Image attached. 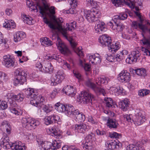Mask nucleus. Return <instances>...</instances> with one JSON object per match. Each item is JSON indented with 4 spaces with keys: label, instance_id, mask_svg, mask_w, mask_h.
I'll list each match as a JSON object with an SVG mask.
<instances>
[{
    "label": "nucleus",
    "instance_id": "obj_50",
    "mask_svg": "<svg viewBox=\"0 0 150 150\" xmlns=\"http://www.w3.org/2000/svg\"><path fill=\"white\" fill-rule=\"evenodd\" d=\"M8 107L7 102L0 99V110H4Z\"/></svg>",
    "mask_w": 150,
    "mask_h": 150
},
{
    "label": "nucleus",
    "instance_id": "obj_36",
    "mask_svg": "<svg viewBox=\"0 0 150 150\" xmlns=\"http://www.w3.org/2000/svg\"><path fill=\"white\" fill-rule=\"evenodd\" d=\"M49 130L52 136L56 138L59 139L61 137V134L54 127H51L49 129Z\"/></svg>",
    "mask_w": 150,
    "mask_h": 150
},
{
    "label": "nucleus",
    "instance_id": "obj_56",
    "mask_svg": "<svg viewBox=\"0 0 150 150\" xmlns=\"http://www.w3.org/2000/svg\"><path fill=\"white\" fill-rule=\"evenodd\" d=\"M127 17V14L125 13H122L118 16L119 19L121 20H124L126 19Z\"/></svg>",
    "mask_w": 150,
    "mask_h": 150
},
{
    "label": "nucleus",
    "instance_id": "obj_46",
    "mask_svg": "<svg viewBox=\"0 0 150 150\" xmlns=\"http://www.w3.org/2000/svg\"><path fill=\"white\" fill-rule=\"evenodd\" d=\"M4 63L5 67L8 68L15 66L14 61L11 58L9 59V60L7 59Z\"/></svg>",
    "mask_w": 150,
    "mask_h": 150
},
{
    "label": "nucleus",
    "instance_id": "obj_42",
    "mask_svg": "<svg viewBox=\"0 0 150 150\" xmlns=\"http://www.w3.org/2000/svg\"><path fill=\"white\" fill-rule=\"evenodd\" d=\"M40 41L42 42V44L45 46H49L52 45V41L50 40L49 38L47 37L42 39Z\"/></svg>",
    "mask_w": 150,
    "mask_h": 150
},
{
    "label": "nucleus",
    "instance_id": "obj_57",
    "mask_svg": "<svg viewBox=\"0 0 150 150\" xmlns=\"http://www.w3.org/2000/svg\"><path fill=\"white\" fill-rule=\"evenodd\" d=\"M123 117L125 120H126L128 122H132V121H134L132 119V118L130 115H128L127 114L123 115Z\"/></svg>",
    "mask_w": 150,
    "mask_h": 150
},
{
    "label": "nucleus",
    "instance_id": "obj_52",
    "mask_svg": "<svg viewBox=\"0 0 150 150\" xmlns=\"http://www.w3.org/2000/svg\"><path fill=\"white\" fill-rule=\"evenodd\" d=\"M142 3L140 2H136L134 4H132V6L137 11H138L141 8Z\"/></svg>",
    "mask_w": 150,
    "mask_h": 150
},
{
    "label": "nucleus",
    "instance_id": "obj_5",
    "mask_svg": "<svg viewBox=\"0 0 150 150\" xmlns=\"http://www.w3.org/2000/svg\"><path fill=\"white\" fill-rule=\"evenodd\" d=\"M128 53V51L127 50H124L118 52L116 54L110 55L106 54L105 57H106V59L109 62H120L126 58Z\"/></svg>",
    "mask_w": 150,
    "mask_h": 150
},
{
    "label": "nucleus",
    "instance_id": "obj_20",
    "mask_svg": "<svg viewBox=\"0 0 150 150\" xmlns=\"http://www.w3.org/2000/svg\"><path fill=\"white\" fill-rule=\"evenodd\" d=\"M100 42L103 46H108L112 42L110 37L107 34L103 35L100 37Z\"/></svg>",
    "mask_w": 150,
    "mask_h": 150
},
{
    "label": "nucleus",
    "instance_id": "obj_9",
    "mask_svg": "<svg viewBox=\"0 0 150 150\" xmlns=\"http://www.w3.org/2000/svg\"><path fill=\"white\" fill-rule=\"evenodd\" d=\"M78 99L79 100V101L81 103H92L93 100H94V96L87 91L82 92L79 94Z\"/></svg>",
    "mask_w": 150,
    "mask_h": 150
},
{
    "label": "nucleus",
    "instance_id": "obj_1",
    "mask_svg": "<svg viewBox=\"0 0 150 150\" xmlns=\"http://www.w3.org/2000/svg\"><path fill=\"white\" fill-rule=\"evenodd\" d=\"M39 8L40 13L42 15L47 16L51 20H53L57 25V26H55L51 21H49L46 17L43 18L44 22L48 24L49 27L51 29V32L52 33V38L53 40L56 38H57L56 45L57 48L63 54L66 55H68L70 54L71 52L66 45L64 43L62 42L61 40L58 37H56L58 30L60 31L62 35L65 38H67V30L63 28L61 25V23L63 22L62 18H57L54 15L55 8L54 6L44 8L40 6Z\"/></svg>",
    "mask_w": 150,
    "mask_h": 150
},
{
    "label": "nucleus",
    "instance_id": "obj_28",
    "mask_svg": "<svg viewBox=\"0 0 150 150\" xmlns=\"http://www.w3.org/2000/svg\"><path fill=\"white\" fill-rule=\"evenodd\" d=\"M136 118L134 120V122L137 125H140L145 122V117L143 115L141 112H139L138 115H136Z\"/></svg>",
    "mask_w": 150,
    "mask_h": 150
},
{
    "label": "nucleus",
    "instance_id": "obj_61",
    "mask_svg": "<svg viewBox=\"0 0 150 150\" xmlns=\"http://www.w3.org/2000/svg\"><path fill=\"white\" fill-rule=\"evenodd\" d=\"M52 145L51 146V149L54 150H56L57 147V145H58V142L57 141L55 140L52 143Z\"/></svg>",
    "mask_w": 150,
    "mask_h": 150
},
{
    "label": "nucleus",
    "instance_id": "obj_15",
    "mask_svg": "<svg viewBox=\"0 0 150 150\" xmlns=\"http://www.w3.org/2000/svg\"><path fill=\"white\" fill-rule=\"evenodd\" d=\"M59 120V117L58 115L52 114L44 118V123L48 125L53 124V122H57Z\"/></svg>",
    "mask_w": 150,
    "mask_h": 150
},
{
    "label": "nucleus",
    "instance_id": "obj_19",
    "mask_svg": "<svg viewBox=\"0 0 150 150\" xmlns=\"http://www.w3.org/2000/svg\"><path fill=\"white\" fill-rule=\"evenodd\" d=\"M105 145L110 150L118 149L121 146L120 143H117L115 140L108 141L105 143Z\"/></svg>",
    "mask_w": 150,
    "mask_h": 150
},
{
    "label": "nucleus",
    "instance_id": "obj_39",
    "mask_svg": "<svg viewBox=\"0 0 150 150\" xmlns=\"http://www.w3.org/2000/svg\"><path fill=\"white\" fill-rule=\"evenodd\" d=\"M104 100L107 107L110 108L114 107L113 100L111 98H105Z\"/></svg>",
    "mask_w": 150,
    "mask_h": 150
},
{
    "label": "nucleus",
    "instance_id": "obj_26",
    "mask_svg": "<svg viewBox=\"0 0 150 150\" xmlns=\"http://www.w3.org/2000/svg\"><path fill=\"white\" fill-rule=\"evenodd\" d=\"M107 126L110 129H116L119 125V124L115 119L109 118L107 120Z\"/></svg>",
    "mask_w": 150,
    "mask_h": 150
},
{
    "label": "nucleus",
    "instance_id": "obj_14",
    "mask_svg": "<svg viewBox=\"0 0 150 150\" xmlns=\"http://www.w3.org/2000/svg\"><path fill=\"white\" fill-rule=\"evenodd\" d=\"M112 21L113 22L109 21L107 23L111 28L114 30L118 31H121L124 28V26L122 23H119L117 21L116 22L115 21Z\"/></svg>",
    "mask_w": 150,
    "mask_h": 150
},
{
    "label": "nucleus",
    "instance_id": "obj_55",
    "mask_svg": "<svg viewBox=\"0 0 150 150\" xmlns=\"http://www.w3.org/2000/svg\"><path fill=\"white\" fill-rule=\"evenodd\" d=\"M88 4L91 6H93L92 9H93L94 10H97L96 8V7L97 5V2L93 0H90L88 1Z\"/></svg>",
    "mask_w": 150,
    "mask_h": 150
},
{
    "label": "nucleus",
    "instance_id": "obj_43",
    "mask_svg": "<svg viewBox=\"0 0 150 150\" xmlns=\"http://www.w3.org/2000/svg\"><path fill=\"white\" fill-rule=\"evenodd\" d=\"M25 93L28 97L30 96L31 98H35L36 96L35 94L34 89L30 88L28 89L25 91Z\"/></svg>",
    "mask_w": 150,
    "mask_h": 150
},
{
    "label": "nucleus",
    "instance_id": "obj_49",
    "mask_svg": "<svg viewBox=\"0 0 150 150\" xmlns=\"http://www.w3.org/2000/svg\"><path fill=\"white\" fill-rule=\"evenodd\" d=\"M112 3L116 7H121L124 4L122 0H111Z\"/></svg>",
    "mask_w": 150,
    "mask_h": 150
},
{
    "label": "nucleus",
    "instance_id": "obj_11",
    "mask_svg": "<svg viewBox=\"0 0 150 150\" xmlns=\"http://www.w3.org/2000/svg\"><path fill=\"white\" fill-rule=\"evenodd\" d=\"M141 54L137 50H135L131 52L128 57L126 59L127 62L130 64H132L136 62L138 59H139Z\"/></svg>",
    "mask_w": 150,
    "mask_h": 150
},
{
    "label": "nucleus",
    "instance_id": "obj_25",
    "mask_svg": "<svg viewBox=\"0 0 150 150\" xmlns=\"http://www.w3.org/2000/svg\"><path fill=\"white\" fill-rule=\"evenodd\" d=\"M26 37L25 33L22 31H18L14 35V40L16 42H17L22 40Z\"/></svg>",
    "mask_w": 150,
    "mask_h": 150
},
{
    "label": "nucleus",
    "instance_id": "obj_47",
    "mask_svg": "<svg viewBox=\"0 0 150 150\" xmlns=\"http://www.w3.org/2000/svg\"><path fill=\"white\" fill-rule=\"evenodd\" d=\"M135 72L137 75L145 77L146 76V71L144 69H137L135 70Z\"/></svg>",
    "mask_w": 150,
    "mask_h": 150
},
{
    "label": "nucleus",
    "instance_id": "obj_60",
    "mask_svg": "<svg viewBox=\"0 0 150 150\" xmlns=\"http://www.w3.org/2000/svg\"><path fill=\"white\" fill-rule=\"evenodd\" d=\"M73 73L77 78L79 80L81 79V75L78 71H73Z\"/></svg>",
    "mask_w": 150,
    "mask_h": 150
},
{
    "label": "nucleus",
    "instance_id": "obj_16",
    "mask_svg": "<svg viewBox=\"0 0 150 150\" xmlns=\"http://www.w3.org/2000/svg\"><path fill=\"white\" fill-rule=\"evenodd\" d=\"M39 146L41 150H46L51 149L52 143L46 141L43 142L41 139L38 138L36 139Z\"/></svg>",
    "mask_w": 150,
    "mask_h": 150
},
{
    "label": "nucleus",
    "instance_id": "obj_13",
    "mask_svg": "<svg viewBox=\"0 0 150 150\" xmlns=\"http://www.w3.org/2000/svg\"><path fill=\"white\" fill-rule=\"evenodd\" d=\"M117 79L121 82H128L131 80V76L126 70H123L119 74Z\"/></svg>",
    "mask_w": 150,
    "mask_h": 150
},
{
    "label": "nucleus",
    "instance_id": "obj_37",
    "mask_svg": "<svg viewBox=\"0 0 150 150\" xmlns=\"http://www.w3.org/2000/svg\"><path fill=\"white\" fill-rule=\"evenodd\" d=\"M109 80V79L108 78L103 77L97 78L96 80V82L98 85H100L101 84L106 83V82L108 83Z\"/></svg>",
    "mask_w": 150,
    "mask_h": 150
},
{
    "label": "nucleus",
    "instance_id": "obj_54",
    "mask_svg": "<svg viewBox=\"0 0 150 150\" xmlns=\"http://www.w3.org/2000/svg\"><path fill=\"white\" fill-rule=\"evenodd\" d=\"M33 4L32 5H31V6H29V8L31 9V11H35L36 10V11H38V7L39 9L40 10L39 7L40 6L43 8H47L46 7H45L44 8L40 6L38 4L37 5H33Z\"/></svg>",
    "mask_w": 150,
    "mask_h": 150
},
{
    "label": "nucleus",
    "instance_id": "obj_34",
    "mask_svg": "<svg viewBox=\"0 0 150 150\" xmlns=\"http://www.w3.org/2000/svg\"><path fill=\"white\" fill-rule=\"evenodd\" d=\"M16 104L13 102L11 104V106L9 107L11 112L16 115H20L22 114V112L18 111L16 108Z\"/></svg>",
    "mask_w": 150,
    "mask_h": 150
},
{
    "label": "nucleus",
    "instance_id": "obj_48",
    "mask_svg": "<svg viewBox=\"0 0 150 150\" xmlns=\"http://www.w3.org/2000/svg\"><path fill=\"white\" fill-rule=\"evenodd\" d=\"M139 28L141 30L142 36L144 38V33H146L148 30L147 26L146 25L143 24L141 23Z\"/></svg>",
    "mask_w": 150,
    "mask_h": 150
},
{
    "label": "nucleus",
    "instance_id": "obj_59",
    "mask_svg": "<svg viewBox=\"0 0 150 150\" xmlns=\"http://www.w3.org/2000/svg\"><path fill=\"white\" fill-rule=\"evenodd\" d=\"M97 134L98 135L105 136L106 135V132L104 131H100L97 129L96 131Z\"/></svg>",
    "mask_w": 150,
    "mask_h": 150
},
{
    "label": "nucleus",
    "instance_id": "obj_29",
    "mask_svg": "<svg viewBox=\"0 0 150 150\" xmlns=\"http://www.w3.org/2000/svg\"><path fill=\"white\" fill-rule=\"evenodd\" d=\"M129 105V101L127 99H124L119 103L120 107L124 111H126L127 110Z\"/></svg>",
    "mask_w": 150,
    "mask_h": 150
},
{
    "label": "nucleus",
    "instance_id": "obj_12",
    "mask_svg": "<svg viewBox=\"0 0 150 150\" xmlns=\"http://www.w3.org/2000/svg\"><path fill=\"white\" fill-rule=\"evenodd\" d=\"M34 98L33 100H30L31 104L34 105L36 107L41 108L45 103L44 98L42 96L40 95L36 97V96Z\"/></svg>",
    "mask_w": 150,
    "mask_h": 150
},
{
    "label": "nucleus",
    "instance_id": "obj_24",
    "mask_svg": "<svg viewBox=\"0 0 150 150\" xmlns=\"http://www.w3.org/2000/svg\"><path fill=\"white\" fill-rule=\"evenodd\" d=\"M72 117H74L76 121L78 120L81 122L84 121L85 119V116L81 112H80L77 109L75 110L74 112V115Z\"/></svg>",
    "mask_w": 150,
    "mask_h": 150
},
{
    "label": "nucleus",
    "instance_id": "obj_3",
    "mask_svg": "<svg viewBox=\"0 0 150 150\" xmlns=\"http://www.w3.org/2000/svg\"><path fill=\"white\" fill-rule=\"evenodd\" d=\"M84 16L87 21L92 23L98 21V18L101 16V13L98 10H94L93 9L91 10L85 9L83 11Z\"/></svg>",
    "mask_w": 150,
    "mask_h": 150
},
{
    "label": "nucleus",
    "instance_id": "obj_10",
    "mask_svg": "<svg viewBox=\"0 0 150 150\" xmlns=\"http://www.w3.org/2000/svg\"><path fill=\"white\" fill-rule=\"evenodd\" d=\"M86 84L87 86L91 88L98 95L102 94L104 96L106 94L104 89L101 87H97L96 85L92 82L90 80H88L86 81Z\"/></svg>",
    "mask_w": 150,
    "mask_h": 150
},
{
    "label": "nucleus",
    "instance_id": "obj_4",
    "mask_svg": "<svg viewBox=\"0 0 150 150\" xmlns=\"http://www.w3.org/2000/svg\"><path fill=\"white\" fill-rule=\"evenodd\" d=\"M21 122L23 127L28 130L35 129L40 123L38 120L26 117H22Z\"/></svg>",
    "mask_w": 150,
    "mask_h": 150
},
{
    "label": "nucleus",
    "instance_id": "obj_2",
    "mask_svg": "<svg viewBox=\"0 0 150 150\" xmlns=\"http://www.w3.org/2000/svg\"><path fill=\"white\" fill-rule=\"evenodd\" d=\"M76 27V22L74 21L69 24L67 27L64 28L67 30V38H65L70 43L74 51L79 55L82 56L83 54V52L81 50V48L76 47L77 45V43L75 42L73 39L71 37H69V35L68 33L67 30H72L74 29V28Z\"/></svg>",
    "mask_w": 150,
    "mask_h": 150
},
{
    "label": "nucleus",
    "instance_id": "obj_30",
    "mask_svg": "<svg viewBox=\"0 0 150 150\" xmlns=\"http://www.w3.org/2000/svg\"><path fill=\"white\" fill-rule=\"evenodd\" d=\"M64 113L68 116L73 117L75 110L72 105H66Z\"/></svg>",
    "mask_w": 150,
    "mask_h": 150
},
{
    "label": "nucleus",
    "instance_id": "obj_51",
    "mask_svg": "<svg viewBox=\"0 0 150 150\" xmlns=\"http://www.w3.org/2000/svg\"><path fill=\"white\" fill-rule=\"evenodd\" d=\"M45 59L50 61L53 60H58L59 59V57L58 56H57L56 54H54L52 55H47L45 56Z\"/></svg>",
    "mask_w": 150,
    "mask_h": 150
},
{
    "label": "nucleus",
    "instance_id": "obj_41",
    "mask_svg": "<svg viewBox=\"0 0 150 150\" xmlns=\"http://www.w3.org/2000/svg\"><path fill=\"white\" fill-rule=\"evenodd\" d=\"M127 150H144L143 147L140 146H135L133 144H131L127 147Z\"/></svg>",
    "mask_w": 150,
    "mask_h": 150
},
{
    "label": "nucleus",
    "instance_id": "obj_7",
    "mask_svg": "<svg viewBox=\"0 0 150 150\" xmlns=\"http://www.w3.org/2000/svg\"><path fill=\"white\" fill-rule=\"evenodd\" d=\"M35 67L39 70L43 72L51 73L53 71V68L51 64L49 61H45L42 63L38 62L36 64Z\"/></svg>",
    "mask_w": 150,
    "mask_h": 150
},
{
    "label": "nucleus",
    "instance_id": "obj_8",
    "mask_svg": "<svg viewBox=\"0 0 150 150\" xmlns=\"http://www.w3.org/2000/svg\"><path fill=\"white\" fill-rule=\"evenodd\" d=\"M64 78V74L63 71H59L55 75L52 76L51 79V85L55 86L61 82Z\"/></svg>",
    "mask_w": 150,
    "mask_h": 150
},
{
    "label": "nucleus",
    "instance_id": "obj_44",
    "mask_svg": "<svg viewBox=\"0 0 150 150\" xmlns=\"http://www.w3.org/2000/svg\"><path fill=\"white\" fill-rule=\"evenodd\" d=\"M82 146L83 149L86 150H93L94 149L92 143L91 142H86L83 144Z\"/></svg>",
    "mask_w": 150,
    "mask_h": 150
},
{
    "label": "nucleus",
    "instance_id": "obj_35",
    "mask_svg": "<svg viewBox=\"0 0 150 150\" xmlns=\"http://www.w3.org/2000/svg\"><path fill=\"white\" fill-rule=\"evenodd\" d=\"M1 128L6 130L8 134H9L11 132V128L9 124H8V122L6 121H3L1 123Z\"/></svg>",
    "mask_w": 150,
    "mask_h": 150
},
{
    "label": "nucleus",
    "instance_id": "obj_31",
    "mask_svg": "<svg viewBox=\"0 0 150 150\" xmlns=\"http://www.w3.org/2000/svg\"><path fill=\"white\" fill-rule=\"evenodd\" d=\"M108 50L110 52L114 53L120 48V46L117 43L111 42L108 46Z\"/></svg>",
    "mask_w": 150,
    "mask_h": 150
},
{
    "label": "nucleus",
    "instance_id": "obj_6",
    "mask_svg": "<svg viewBox=\"0 0 150 150\" xmlns=\"http://www.w3.org/2000/svg\"><path fill=\"white\" fill-rule=\"evenodd\" d=\"M16 75L14 81V84L16 86L18 84L23 85L26 80V74L25 72L20 68H18L15 71Z\"/></svg>",
    "mask_w": 150,
    "mask_h": 150
},
{
    "label": "nucleus",
    "instance_id": "obj_21",
    "mask_svg": "<svg viewBox=\"0 0 150 150\" xmlns=\"http://www.w3.org/2000/svg\"><path fill=\"white\" fill-rule=\"evenodd\" d=\"M88 59H89L90 62H91L92 64H96L100 63L101 62L100 55L98 54H96L93 55L87 56Z\"/></svg>",
    "mask_w": 150,
    "mask_h": 150
},
{
    "label": "nucleus",
    "instance_id": "obj_53",
    "mask_svg": "<svg viewBox=\"0 0 150 150\" xmlns=\"http://www.w3.org/2000/svg\"><path fill=\"white\" fill-rule=\"evenodd\" d=\"M109 136L111 138H119L121 136V134L116 132L110 133Z\"/></svg>",
    "mask_w": 150,
    "mask_h": 150
},
{
    "label": "nucleus",
    "instance_id": "obj_45",
    "mask_svg": "<svg viewBox=\"0 0 150 150\" xmlns=\"http://www.w3.org/2000/svg\"><path fill=\"white\" fill-rule=\"evenodd\" d=\"M95 135L92 133L89 134L86 138V142L91 143L95 141Z\"/></svg>",
    "mask_w": 150,
    "mask_h": 150
},
{
    "label": "nucleus",
    "instance_id": "obj_38",
    "mask_svg": "<svg viewBox=\"0 0 150 150\" xmlns=\"http://www.w3.org/2000/svg\"><path fill=\"white\" fill-rule=\"evenodd\" d=\"M55 109L59 112H64L65 110L66 106L60 103L59 102L56 103L55 105Z\"/></svg>",
    "mask_w": 150,
    "mask_h": 150
},
{
    "label": "nucleus",
    "instance_id": "obj_58",
    "mask_svg": "<svg viewBox=\"0 0 150 150\" xmlns=\"http://www.w3.org/2000/svg\"><path fill=\"white\" fill-rule=\"evenodd\" d=\"M142 22H140V23H139L137 21H134L132 22V27L135 29H137L139 28V26Z\"/></svg>",
    "mask_w": 150,
    "mask_h": 150
},
{
    "label": "nucleus",
    "instance_id": "obj_40",
    "mask_svg": "<svg viewBox=\"0 0 150 150\" xmlns=\"http://www.w3.org/2000/svg\"><path fill=\"white\" fill-rule=\"evenodd\" d=\"M23 18L24 23H25L29 25H32L34 22V21L32 19V18L28 16L24 15Z\"/></svg>",
    "mask_w": 150,
    "mask_h": 150
},
{
    "label": "nucleus",
    "instance_id": "obj_18",
    "mask_svg": "<svg viewBox=\"0 0 150 150\" xmlns=\"http://www.w3.org/2000/svg\"><path fill=\"white\" fill-rule=\"evenodd\" d=\"M97 26L95 27V30L96 33H102L106 31L107 29L105 27V23L103 22H100L99 20L96 22Z\"/></svg>",
    "mask_w": 150,
    "mask_h": 150
},
{
    "label": "nucleus",
    "instance_id": "obj_62",
    "mask_svg": "<svg viewBox=\"0 0 150 150\" xmlns=\"http://www.w3.org/2000/svg\"><path fill=\"white\" fill-rule=\"evenodd\" d=\"M43 106V110L46 113H49L51 111V109L48 106L46 105H44Z\"/></svg>",
    "mask_w": 150,
    "mask_h": 150
},
{
    "label": "nucleus",
    "instance_id": "obj_23",
    "mask_svg": "<svg viewBox=\"0 0 150 150\" xmlns=\"http://www.w3.org/2000/svg\"><path fill=\"white\" fill-rule=\"evenodd\" d=\"M1 146H3L5 149H9L11 148L12 143L9 142V137L7 136L3 137L1 139Z\"/></svg>",
    "mask_w": 150,
    "mask_h": 150
},
{
    "label": "nucleus",
    "instance_id": "obj_32",
    "mask_svg": "<svg viewBox=\"0 0 150 150\" xmlns=\"http://www.w3.org/2000/svg\"><path fill=\"white\" fill-rule=\"evenodd\" d=\"M15 23L12 20L9 21L6 19L5 22L3 24V26L9 30L11 28H14L15 27Z\"/></svg>",
    "mask_w": 150,
    "mask_h": 150
},
{
    "label": "nucleus",
    "instance_id": "obj_22",
    "mask_svg": "<svg viewBox=\"0 0 150 150\" xmlns=\"http://www.w3.org/2000/svg\"><path fill=\"white\" fill-rule=\"evenodd\" d=\"M26 148L24 143L22 144L21 142L19 141L12 143L11 148L13 150H25Z\"/></svg>",
    "mask_w": 150,
    "mask_h": 150
},
{
    "label": "nucleus",
    "instance_id": "obj_63",
    "mask_svg": "<svg viewBox=\"0 0 150 150\" xmlns=\"http://www.w3.org/2000/svg\"><path fill=\"white\" fill-rule=\"evenodd\" d=\"M88 121L93 124H94L96 123L95 119L91 116H88Z\"/></svg>",
    "mask_w": 150,
    "mask_h": 150
},
{
    "label": "nucleus",
    "instance_id": "obj_33",
    "mask_svg": "<svg viewBox=\"0 0 150 150\" xmlns=\"http://www.w3.org/2000/svg\"><path fill=\"white\" fill-rule=\"evenodd\" d=\"M10 96L11 98L13 100L17 101L18 102H21L23 100L24 96L23 94H19L17 95H13L11 93Z\"/></svg>",
    "mask_w": 150,
    "mask_h": 150
},
{
    "label": "nucleus",
    "instance_id": "obj_27",
    "mask_svg": "<svg viewBox=\"0 0 150 150\" xmlns=\"http://www.w3.org/2000/svg\"><path fill=\"white\" fill-rule=\"evenodd\" d=\"M75 129L78 132L84 133L87 129V126L86 124L81 123L79 124H76L75 126Z\"/></svg>",
    "mask_w": 150,
    "mask_h": 150
},
{
    "label": "nucleus",
    "instance_id": "obj_64",
    "mask_svg": "<svg viewBox=\"0 0 150 150\" xmlns=\"http://www.w3.org/2000/svg\"><path fill=\"white\" fill-rule=\"evenodd\" d=\"M135 14L137 16L139 19V20L141 22H142L143 21V19L141 18V16L140 13L138 11L135 12Z\"/></svg>",
    "mask_w": 150,
    "mask_h": 150
},
{
    "label": "nucleus",
    "instance_id": "obj_17",
    "mask_svg": "<svg viewBox=\"0 0 150 150\" xmlns=\"http://www.w3.org/2000/svg\"><path fill=\"white\" fill-rule=\"evenodd\" d=\"M62 91L66 94L71 97H74L76 93V88L71 86L67 85L64 87Z\"/></svg>",
    "mask_w": 150,
    "mask_h": 150
}]
</instances>
